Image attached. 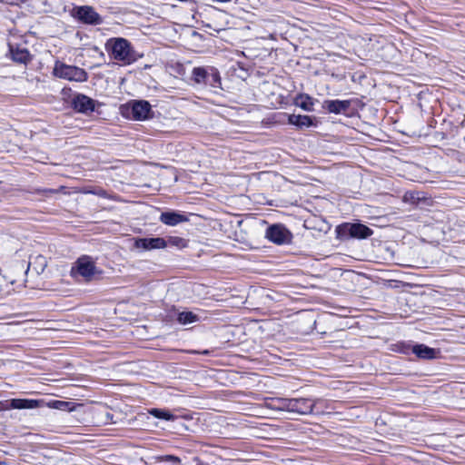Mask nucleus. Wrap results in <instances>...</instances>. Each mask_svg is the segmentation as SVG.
<instances>
[{
  "mask_svg": "<svg viewBox=\"0 0 465 465\" xmlns=\"http://www.w3.org/2000/svg\"><path fill=\"white\" fill-rule=\"evenodd\" d=\"M105 50L112 58L123 64H131L142 56L133 48L131 43L123 37L109 38L105 43Z\"/></svg>",
  "mask_w": 465,
  "mask_h": 465,
  "instance_id": "1",
  "label": "nucleus"
},
{
  "mask_svg": "<svg viewBox=\"0 0 465 465\" xmlns=\"http://www.w3.org/2000/svg\"><path fill=\"white\" fill-rule=\"evenodd\" d=\"M193 86L222 89V78L219 70L212 65L195 66L190 77Z\"/></svg>",
  "mask_w": 465,
  "mask_h": 465,
  "instance_id": "2",
  "label": "nucleus"
},
{
  "mask_svg": "<svg viewBox=\"0 0 465 465\" xmlns=\"http://www.w3.org/2000/svg\"><path fill=\"white\" fill-rule=\"evenodd\" d=\"M272 406L277 411L309 415L312 413L314 404L309 398H278L272 401Z\"/></svg>",
  "mask_w": 465,
  "mask_h": 465,
  "instance_id": "3",
  "label": "nucleus"
},
{
  "mask_svg": "<svg viewBox=\"0 0 465 465\" xmlns=\"http://www.w3.org/2000/svg\"><path fill=\"white\" fill-rule=\"evenodd\" d=\"M53 74L56 77L79 83L85 82L88 79V74L84 69L65 64L59 61L55 62Z\"/></svg>",
  "mask_w": 465,
  "mask_h": 465,
  "instance_id": "4",
  "label": "nucleus"
},
{
  "mask_svg": "<svg viewBox=\"0 0 465 465\" xmlns=\"http://www.w3.org/2000/svg\"><path fill=\"white\" fill-rule=\"evenodd\" d=\"M97 272L94 262L89 256H82L77 259L71 269L73 277H82L85 282H90L93 276Z\"/></svg>",
  "mask_w": 465,
  "mask_h": 465,
  "instance_id": "5",
  "label": "nucleus"
},
{
  "mask_svg": "<svg viewBox=\"0 0 465 465\" xmlns=\"http://www.w3.org/2000/svg\"><path fill=\"white\" fill-rule=\"evenodd\" d=\"M336 232L340 237L366 239L372 234V230L361 223H343L339 225Z\"/></svg>",
  "mask_w": 465,
  "mask_h": 465,
  "instance_id": "6",
  "label": "nucleus"
},
{
  "mask_svg": "<svg viewBox=\"0 0 465 465\" xmlns=\"http://www.w3.org/2000/svg\"><path fill=\"white\" fill-rule=\"evenodd\" d=\"M265 238L277 245H283L292 242V234L283 224L275 223L266 229Z\"/></svg>",
  "mask_w": 465,
  "mask_h": 465,
  "instance_id": "7",
  "label": "nucleus"
},
{
  "mask_svg": "<svg viewBox=\"0 0 465 465\" xmlns=\"http://www.w3.org/2000/svg\"><path fill=\"white\" fill-rule=\"evenodd\" d=\"M73 16L86 25H97L103 23L101 15L90 5L74 7Z\"/></svg>",
  "mask_w": 465,
  "mask_h": 465,
  "instance_id": "8",
  "label": "nucleus"
},
{
  "mask_svg": "<svg viewBox=\"0 0 465 465\" xmlns=\"http://www.w3.org/2000/svg\"><path fill=\"white\" fill-rule=\"evenodd\" d=\"M128 115L134 120L143 121L149 118L152 107L149 102L145 100L134 101L126 109Z\"/></svg>",
  "mask_w": 465,
  "mask_h": 465,
  "instance_id": "9",
  "label": "nucleus"
},
{
  "mask_svg": "<svg viewBox=\"0 0 465 465\" xmlns=\"http://www.w3.org/2000/svg\"><path fill=\"white\" fill-rule=\"evenodd\" d=\"M8 51L11 59L19 64H27L31 60L28 49L23 44L10 41L8 43Z\"/></svg>",
  "mask_w": 465,
  "mask_h": 465,
  "instance_id": "10",
  "label": "nucleus"
},
{
  "mask_svg": "<svg viewBox=\"0 0 465 465\" xmlns=\"http://www.w3.org/2000/svg\"><path fill=\"white\" fill-rule=\"evenodd\" d=\"M134 247L144 251L164 249L167 247V242L162 237L137 238L134 241Z\"/></svg>",
  "mask_w": 465,
  "mask_h": 465,
  "instance_id": "11",
  "label": "nucleus"
},
{
  "mask_svg": "<svg viewBox=\"0 0 465 465\" xmlns=\"http://www.w3.org/2000/svg\"><path fill=\"white\" fill-rule=\"evenodd\" d=\"M95 101L89 96L78 94L73 99L74 109L79 113L89 114L94 111Z\"/></svg>",
  "mask_w": 465,
  "mask_h": 465,
  "instance_id": "12",
  "label": "nucleus"
},
{
  "mask_svg": "<svg viewBox=\"0 0 465 465\" xmlns=\"http://www.w3.org/2000/svg\"><path fill=\"white\" fill-rule=\"evenodd\" d=\"M159 221L168 226H176L182 223L188 222V218L182 213L166 211L161 213Z\"/></svg>",
  "mask_w": 465,
  "mask_h": 465,
  "instance_id": "13",
  "label": "nucleus"
},
{
  "mask_svg": "<svg viewBox=\"0 0 465 465\" xmlns=\"http://www.w3.org/2000/svg\"><path fill=\"white\" fill-rule=\"evenodd\" d=\"M351 106L349 100H325L322 108L331 114L345 113Z\"/></svg>",
  "mask_w": 465,
  "mask_h": 465,
  "instance_id": "14",
  "label": "nucleus"
},
{
  "mask_svg": "<svg viewBox=\"0 0 465 465\" xmlns=\"http://www.w3.org/2000/svg\"><path fill=\"white\" fill-rule=\"evenodd\" d=\"M314 119V117L310 115L290 114L288 116V123L302 130L311 126H316Z\"/></svg>",
  "mask_w": 465,
  "mask_h": 465,
  "instance_id": "15",
  "label": "nucleus"
},
{
  "mask_svg": "<svg viewBox=\"0 0 465 465\" xmlns=\"http://www.w3.org/2000/svg\"><path fill=\"white\" fill-rule=\"evenodd\" d=\"M413 353L421 359H434L437 354V351L425 344H417L412 347Z\"/></svg>",
  "mask_w": 465,
  "mask_h": 465,
  "instance_id": "16",
  "label": "nucleus"
},
{
  "mask_svg": "<svg viewBox=\"0 0 465 465\" xmlns=\"http://www.w3.org/2000/svg\"><path fill=\"white\" fill-rule=\"evenodd\" d=\"M295 104L306 112L314 110V99L307 94H300L295 98Z\"/></svg>",
  "mask_w": 465,
  "mask_h": 465,
  "instance_id": "17",
  "label": "nucleus"
},
{
  "mask_svg": "<svg viewBox=\"0 0 465 465\" xmlns=\"http://www.w3.org/2000/svg\"><path fill=\"white\" fill-rule=\"evenodd\" d=\"M312 402L314 404V406L312 407V414L320 415L330 413L331 410H332V408L331 407V402L326 400L320 398L314 400L312 399Z\"/></svg>",
  "mask_w": 465,
  "mask_h": 465,
  "instance_id": "18",
  "label": "nucleus"
},
{
  "mask_svg": "<svg viewBox=\"0 0 465 465\" xmlns=\"http://www.w3.org/2000/svg\"><path fill=\"white\" fill-rule=\"evenodd\" d=\"M13 409H35L39 407V401L31 399H13L11 401Z\"/></svg>",
  "mask_w": 465,
  "mask_h": 465,
  "instance_id": "19",
  "label": "nucleus"
},
{
  "mask_svg": "<svg viewBox=\"0 0 465 465\" xmlns=\"http://www.w3.org/2000/svg\"><path fill=\"white\" fill-rule=\"evenodd\" d=\"M199 321L200 317L193 312H181L177 316V322L183 325L197 322Z\"/></svg>",
  "mask_w": 465,
  "mask_h": 465,
  "instance_id": "20",
  "label": "nucleus"
},
{
  "mask_svg": "<svg viewBox=\"0 0 465 465\" xmlns=\"http://www.w3.org/2000/svg\"><path fill=\"white\" fill-rule=\"evenodd\" d=\"M148 413L160 420H173L175 419V416L165 409L153 408L148 410Z\"/></svg>",
  "mask_w": 465,
  "mask_h": 465,
  "instance_id": "21",
  "label": "nucleus"
},
{
  "mask_svg": "<svg viewBox=\"0 0 465 465\" xmlns=\"http://www.w3.org/2000/svg\"><path fill=\"white\" fill-rule=\"evenodd\" d=\"M167 246H173L179 250L184 249L188 246V241L179 236H168L165 239Z\"/></svg>",
  "mask_w": 465,
  "mask_h": 465,
  "instance_id": "22",
  "label": "nucleus"
},
{
  "mask_svg": "<svg viewBox=\"0 0 465 465\" xmlns=\"http://www.w3.org/2000/svg\"><path fill=\"white\" fill-rule=\"evenodd\" d=\"M49 407L60 410V411H72L74 410V407L73 406L74 403L70 401H53L49 404Z\"/></svg>",
  "mask_w": 465,
  "mask_h": 465,
  "instance_id": "23",
  "label": "nucleus"
},
{
  "mask_svg": "<svg viewBox=\"0 0 465 465\" xmlns=\"http://www.w3.org/2000/svg\"><path fill=\"white\" fill-rule=\"evenodd\" d=\"M102 414L104 416V422L105 424L115 423V420H114V414L109 411L105 410L104 412H102Z\"/></svg>",
  "mask_w": 465,
  "mask_h": 465,
  "instance_id": "24",
  "label": "nucleus"
},
{
  "mask_svg": "<svg viewBox=\"0 0 465 465\" xmlns=\"http://www.w3.org/2000/svg\"><path fill=\"white\" fill-rule=\"evenodd\" d=\"M163 460L171 462L173 465H179L181 463V460L173 455H165L162 458Z\"/></svg>",
  "mask_w": 465,
  "mask_h": 465,
  "instance_id": "25",
  "label": "nucleus"
},
{
  "mask_svg": "<svg viewBox=\"0 0 465 465\" xmlns=\"http://www.w3.org/2000/svg\"><path fill=\"white\" fill-rule=\"evenodd\" d=\"M88 193H92V194H94V195H97L99 197H102V198H108V193L104 189H94V190H90V191H87Z\"/></svg>",
  "mask_w": 465,
  "mask_h": 465,
  "instance_id": "26",
  "label": "nucleus"
},
{
  "mask_svg": "<svg viewBox=\"0 0 465 465\" xmlns=\"http://www.w3.org/2000/svg\"><path fill=\"white\" fill-rule=\"evenodd\" d=\"M409 196L411 197V199L412 201H415V200H417V201H418V200H420V198H419V197H415V193H405V195H404V199H405V200H408V197H409Z\"/></svg>",
  "mask_w": 465,
  "mask_h": 465,
  "instance_id": "27",
  "label": "nucleus"
},
{
  "mask_svg": "<svg viewBox=\"0 0 465 465\" xmlns=\"http://www.w3.org/2000/svg\"><path fill=\"white\" fill-rule=\"evenodd\" d=\"M0 2L7 3V4H14L15 0H0Z\"/></svg>",
  "mask_w": 465,
  "mask_h": 465,
  "instance_id": "28",
  "label": "nucleus"
},
{
  "mask_svg": "<svg viewBox=\"0 0 465 465\" xmlns=\"http://www.w3.org/2000/svg\"><path fill=\"white\" fill-rule=\"evenodd\" d=\"M202 353L204 354V355H208L209 354V351L205 350Z\"/></svg>",
  "mask_w": 465,
  "mask_h": 465,
  "instance_id": "29",
  "label": "nucleus"
}]
</instances>
